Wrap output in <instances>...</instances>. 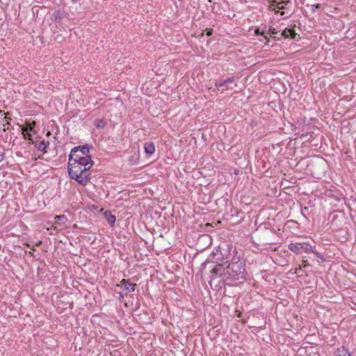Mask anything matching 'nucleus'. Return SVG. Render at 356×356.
Returning <instances> with one entry per match:
<instances>
[{
    "label": "nucleus",
    "instance_id": "nucleus-14",
    "mask_svg": "<svg viewBox=\"0 0 356 356\" xmlns=\"http://www.w3.org/2000/svg\"><path fill=\"white\" fill-rule=\"evenodd\" d=\"M105 122L103 120H96L95 124L97 128H103L105 126Z\"/></svg>",
    "mask_w": 356,
    "mask_h": 356
},
{
    "label": "nucleus",
    "instance_id": "nucleus-1",
    "mask_svg": "<svg viewBox=\"0 0 356 356\" xmlns=\"http://www.w3.org/2000/svg\"><path fill=\"white\" fill-rule=\"evenodd\" d=\"M210 273V282L212 280L220 277L222 280H238L239 277L243 273L245 268L243 261L238 259L227 264H220L214 265L212 268H207L205 264L202 268V275H206L207 271Z\"/></svg>",
    "mask_w": 356,
    "mask_h": 356
},
{
    "label": "nucleus",
    "instance_id": "nucleus-23",
    "mask_svg": "<svg viewBox=\"0 0 356 356\" xmlns=\"http://www.w3.org/2000/svg\"><path fill=\"white\" fill-rule=\"evenodd\" d=\"M207 35H211V31H209L207 33Z\"/></svg>",
    "mask_w": 356,
    "mask_h": 356
},
{
    "label": "nucleus",
    "instance_id": "nucleus-16",
    "mask_svg": "<svg viewBox=\"0 0 356 356\" xmlns=\"http://www.w3.org/2000/svg\"><path fill=\"white\" fill-rule=\"evenodd\" d=\"M308 265L307 260L303 259L302 261V264L300 266V268L302 267H306Z\"/></svg>",
    "mask_w": 356,
    "mask_h": 356
},
{
    "label": "nucleus",
    "instance_id": "nucleus-18",
    "mask_svg": "<svg viewBox=\"0 0 356 356\" xmlns=\"http://www.w3.org/2000/svg\"><path fill=\"white\" fill-rule=\"evenodd\" d=\"M115 220V218L114 216H111V217L108 218V222L111 223H113Z\"/></svg>",
    "mask_w": 356,
    "mask_h": 356
},
{
    "label": "nucleus",
    "instance_id": "nucleus-19",
    "mask_svg": "<svg viewBox=\"0 0 356 356\" xmlns=\"http://www.w3.org/2000/svg\"><path fill=\"white\" fill-rule=\"evenodd\" d=\"M4 157V152L3 151H0V162L3 161Z\"/></svg>",
    "mask_w": 356,
    "mask_h": 356
},
{
    "label": "nucleus",
    "instance_id": "nucleus-5",
    "mask_svg": "<svg viewBox=\"0 0 356 356\" xmlns=\"http://www.w3.org/2000/svg\"><path fill=\"white\" fill-rule=\"evenodd\" d=\"M288 248L291 252L296 254H301L302 252L305 253H314L312 246L307 242L290 243Z\"/></svg>",
    "mask_w": 356,
    "mask_h": 356
},
{
    "label": "nucleus",
    "instance_id": "nucleus-12",
    "mask_svg": "<svg viewBox=\"0 0 356 356\" xmlns=\"http://www.w3.org/2000/svg\"><path fill=\"white\" fill-rule=\"evenodd\" d=\"M290 3V0H282L281 1H277V8L280 10L284 9V5H287Z\"/></svg>",
    "mask_w": 356,
    "mask_h": 356
},
{
    "label": "nucleus",
    "instance_id": "nucleus-26",
    "mask_svg": "<svg viewBox=\"0 0 356 356\" xmlns=\"http://www.w3.org/2000/svg\"><path fill=\"white\" fill-rule=\"evenodd\" d=\"M278 1H281L282 0H277Z\"/></svg>",
    "mask_w": 356,
    "mask_h": 356
},
{
    "label": "nucleus",
    "instance_id": "nucleus-6",
    "mask_svg": "<svg viewBox=\"0 0 356 356\" xmlns=\"http://www.w3.org/2000/svg\"><path fill=\"white\" fill-rule=\"evenodd\" d=\"M234 79L233 77L228 78L222 82H216V86L220 90L221 89V92H224L225 91L228 90V88H226V85L229 83H234Z\"/></svg>",
    "mask_w": 356,
    "mask_h": 356
},
{
    "label": "nucleus",
    "instance_id": "nucleus-24",
    "mask_svg": "<svg viewBox=\"0 0 356 356\" xmlns=\"http://www.w3.org/2000/svg\"><path fill=\"white\" fill-rule=\"evenodd\" d=\"M241 316V313L240 312L238 314V317L240 318Z\"/></svg>",
    "mask_w": 356,
    "mask_h": 356
},
{
    "label": "nucleus",
    "instance_id": "nucleus-7",
    "mask_svg": "<svg viewBox=\"0 0 356 356\" xmlns=\"http://www.w3.org/2000/svg\"><path fill=\"white\" fill-rule=\"evenodd\" d=\"M121 286H124L129 293L133 292L135 290L136 284H132L129 280L123 279L120 282Z\"/></svg>",
    "mask_w": 356,
    "mask_h": 356
},
{
    "label": "nucleus",
    "instance_id": "nucleus-11",
    "mask_svg": "<svg viewBox=\"0 0 356 356\" xmlns=\"http://www.w3.org/2000/svg\"><path fill=\"white\" fill-rule=\"evenodd\" d=\"M54 218L56 220L55 224L58 225L60 224L59 221H60L62 223H65L67 220V217L65 216L64 215L56 216Z\"/></svg>",
    "mask_w": 356,
    "mask_h": 356
},
{
    "label": "nucleus",
    "instance_id": "nucleus-10",
    "mask_svg": "<svg viewBox=\"0 0 356 356\" xmlns=\"http://www.w3.org/2000/svg\"><path fill=\"white\" fill-rule=\"evenodd\" d=\"M282 34L284 38H294L296 36V33H295L294 31L292 29H286L284 31H282Z\"/></svg>",
    "mask_w": 356,
    "mask_h": 356
},
{
    "label": "nucleus",
    "instance_id": "nucleus-21",
    "mask_svg": "<svg viewBox=\"0 0 356 356\" xmlns=\"http://www.w3.org/2000/svg\"><path fill=\"white\" fill-rule=\"evenodd\" d=\"M255 33H256L257 35H259V34H260V35H264V32H260V31H259V29H258L255 30Z\"/></svg>",
    "mask_w": 356,
    "mask_h": 356
},
{
    "label": "nucleus",
    "instance_id": "nucleus-8",
    "mask_svg": "<svg viewBox=\"0 0 356 356\" xmlns=\"http://www.w3.org/2000/svg\"><path fill=\"white\" fill-rule=\"evenodd\" d=\"M144 147L145 152L149 154H152L155 151L154 144L152 142L146 143Z\"/></svg>",
    "mask_w": 356,
    "mask_h": 356
},
{
    "label": "nucleus",
    "instance_id": "nucleus-9",
    "mask_svg": "<svg viewBox=\"0 0 356 356\" xmlns=\"http://www.w3.org/2000/svg\"><path fill=\"white\" fill-rule=\"evenodd\" d=\"M336 356H351L348 350L343 346L337 349Z\"/></svg>",
    "mask_w": 356,
    "mask_h": 356
},
{
    "label": "nucleus",
    "instance_id": "nucleus-20",
    "mask_svg": "<svg viewBox=\"0 0 356 356\" xmlns=\"http://www.w3.org/2000/svg\"><path fill=\"white\" fill-rule=\"evenodd\" d=\"M270 32L271 33V35H274L277 33V32L275 31V29H270Z\"/></svg>",
    "mask_w": 356,
    "mask_h": 356
},
{
    "label": "nucleus",
    "instance_id": "nucleus-25",
    "mask_svg": "<svg viewBox=\"0 0 356 356\" xmlns=\"http://www.w3.org/2000/svg\"><path fill=\"white\" fill-rule=\"evenodd\" d=\"M280 15H284V12H283V11H282V12H281Z\"/></svg>",
    "mask_w": 356,
    "mask_h": 356
},
{
    "label": "nucleus",
    "instance_id": "nucleus-2",
    "mask_svg": "<svg viewBox=\"0 0 356 356\" xmlns=\"http://www.w3.org/2000/svg\"><path fill=\"white\" fill-rule=\"evenodd\" d=\"M35 121L31 119H26L24 122V139L28 140L29 144L34 145V147L40 151L45 153L49 143H46L44 139H41L38 136L35 130Z\"/></svg>",
    "mask_w": 356,
    "mask_h": 356
},
{
    "label": "nucleus",
    "instance_id": "nucleus-4",
    "mask_svg": "<svg viewBox=\"0 0 356 356\" xmlns=\"http://www.w3.org/2000/svg\"><path fill=\"white\" fill-rule=\"evenodd\" d=\"M69 161L93 163L89 154V149L86 146L74 147L70 154Z\"/></svg>",
    "mask_w": 356,
    "mask_h": 356
},
{
    "label": "nucleus",
    "instance_id": "nucleus-13",
    "mask_svg": "<svg viewBox=\"0 0 356 356\" xmlns=\"http://www.w3.org/2000/svg\"><path fill=\"white\" fill-rule=\"evenodd\" d=\"M277 1V0L270 1L268 6L269 9L272 10H275V12H278V10H276Z\"/></svg>",
    "mask_w": 356,
    "mask_h": 356
},
{
    "label": "nucleus",
    "instance_id": "nucleus-3",
    "mask_svg": "<svg viewBox=\"0 0 356 356\" xmlns=\"http://www.w3.org/2000/svg\"><path fill=\"white\" fill-rule=\"evenodd\" d=\"M92 165L93 163L68 161V173L70 178L75 179L80 184L86 186L90 179L88 171Z\"/></svg>",
    "mask_w": 356,
    "mask_h": 356
},
{
    "label": "nucleus",
    "instance_id": "nucleus-15",
    "mask_svg": "<svg viewBox=\"0 0 356 356\" xmlns=\"http://www.w3.org/2000/svg\"><path fill=\"white\" fill-rule=\"evenodd\" d=\"M53 15L54 17V19L56 20H57V19H60L63 17V13L60 10H57V11L54 12Z\"/></svg>",
    "mask_w": 356,
    "mask_h": 356
},
{
    "label": "nucleus",
    "instance_id": "nucleus-17",
    "mask_svg": "<svg viewBox=\"0 0 356 356\" xmlns=\"http://www.w3.org/2000/svg\"><path fill=\"white\" fill-rule=\"evenodd\" d=\"M312 7L314 8L312 9V11H313V12H314V11H315V9L321 8V4H316V5H314V6H312Z\"/></svg>",
    "mask_w": 356,
    "mask_h": 356
},
{
    "label": "nucleus",
    "instance_id": "nucleus-22",
    "mask_svg": "<svg viewBox=\"0 0 356 356\" xmlns=\"http://www.w3.org/2000/svg\"><path fill=\"white\" fill-rule=\"evenodd\" d=\"M226 88H228V90H232L234 88L233 86H229V84L226 85Z\"/></svg>",
    "mask_w": 356,
    "mask_h": 356
}]
</instances>
